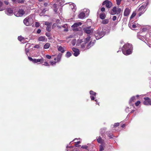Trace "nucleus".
Wrapping results in <instances>:
<instances>
[{"label": "nucleus", "instance_id": "f257e3e1", "mask_svg": "<svg viewBox=\"0 0 151 151\" xmlns=\"http://www.w3.org/2000/svg\"><path fill=\"white\" fill-rule=\"evenodd\" d=\"M91 37L88 36L85 39H79L77 40L76 45L83 50H85L86 48L88 49L93 45V42H90L87 47H86V44L90 40Z\"/></svg>", "mask_w": 151, "mask_h": 151}, {"label": "nucleus", "instance_id": "f03ea898", "mask_svg": "<svg viewBox=\"0 0 151 151\" xmlns=\"http://www.w3.org/2000/svg\"><path fill=\"white\" fill-rule=\"evenodd\" d=\"M132 50V45L129 43L125 45L122 48V52L125 55H128L131 54Z\"/></svg>", "mask_w": 151, "mask_h": 151}, {"label": "nucleus", "instance_id": "7ed1b4c3", "mask_svg": "<svg viewBox=\"0 0 151 151\" xmlns=\"http://www.w3.org/2000/svg\"><path fill=\"white\" fill-rule=\"evenodd\" d=\"M33 15H30L25 18L23 21L24 24L27 26L31 25L33 23Z\"/></svg>", "mask_w": 151, "mask_h": 151}, {"label": "nucleus", "instance_id": "20e7f679", "mask_svg": "<svg viewBox=\"0 0 151 151\" xmlns=\"http://www.w3.org/2000/svg\"><path fill=\"white\" fill-rule=\"evenodd\" d=\"M149 1V0L147 1V2L143 5H142L139 8L138 11H139V16H140L142 14H143L146 11V9H145L146 6L148 4Z\"/></svg>", "mask_w": 151, "mask_h": 151}, {"label": "nucleus", "instance_id": "39448f33", "mask_svg": "<svg viewBox=\"0 0 151 151\" xmlns=\"http://www.w3.org/2000/svg\"><path fill=\"white\" fill-rule=\"evenodd\" d=\"M25 13V11L22 9H16L14 12V14L17 17L22 16Z\"/></svg>", "mask_w": 151, "mask_h": 151}, {"label": "nucleus", "instance_id": "423d86ee", "mask_svg": "<svg viewBox=\"0 0 151 151\" xmlns=\"http://www.w3.org/2000/svg\"><path fill=\"white\" fill-rule=\"evenodd\" d=\"M83 11L86 12V14L83 12L80 13L78 15V17L80 19L84 18L85 16V14L87 16H88L89 13V10L87 9H84Z\"/></svg>", "mask_w": 151, "mask_h": 151}, {"label": "nucleus", "instance_id": "0eeeda50", "mask_svg": "<svg viewBox=\"0 0 151 151\" xmlns=\"http://www.w3.org/2000/svg\"><path fill=\"white\" fill-rule=\"evenodd\" d=\"M82 24L81 22H78L75 23L72 26V27L74 30H78V27Z\"/></svg>", "mask_w": 151, "mask_h": 151}, {"label": "nucleus", "instance_id": "6e6552de", "mask_svg": "<svg viewBox=\"0 0 151 151\" xmlns=\"http://www.w3.org/2000/svg\"><path fill=\"white\" fill-rule=\"evenodd\" d=\"M105 4L106 5V7L108 8H110L112 6V4L111 2L108 0L104 1L103 3V5H104Z\"/></svg>", "mask_w": 151, "mask_h": 151}, {"label": "nucleus", "instance_id": "1a4fd4ad", "mask_svg": "<svg viewBox=\"0 0 151 151\" xmlns=\"http://www.w3.org/2000/svg\"><path fill=\"white\" fill-rule=\"evenodd\" d=\"M5 13L8 15H12L13 14V10L10 8L7 9L5 11Z\"/></svg>", "mask_w": 151, "mask_h": 151}, {"label": "nucleus", "instance_id": "9d476101", "mask_svg": "<svg viewBox=\"0 0 151 151\" xmlns=\"http://www.w3.org/2000/svg\"><path fill=\"white\" fill-rule=\"evenodd\" d=\"M84 31L87 34H89L93 32V30L90 27H88L85 28L84 29Z\"/></svg>", "mask_w": 151, "mask_h": 151}, {"label": "nucleus", "instance_id": "9b49d317", "mask_svg": "<svg viewBox=\"0 0 151 151\" xmlns=\"http://www.w3.org/2000/svg\"><path fill=\"white\" fill-rule=\"evenodd\" d=\"M72 50L74 52V55L75 56H77L80 54L79 50L78 49L73 48Z\"/></svg>", "mask_w": 151, "mask_h": 151}, {"label": "nucleus", "instance_id": "f8f14e48", "mask_svg": "<svg viewBox=\"0 0 151 151\" xmlns=\"http://www.w3.org/2000/svg\"><path fill=\"white\" fill-rule=\"evenodd\" d=\"M131 11L130 9L127 8L124 12V15L125 16H127L129 14Z\"/></svg>", "mask_w": 151, "mask_h": 151}, {"label": "nucleus", "instance_id": "ddd939ff", "mask_svg": "<svg viewBox=\"0 0 151 151\" xmlns=\"http://www.w3.org/2000/svg\"><path fill=\"white\" fill-rule=\"evenodd\" d=\"M90 94L91 95L90 97L91 100H94L95 99V96H96V93L92 91H91L90 92Z\"/></svg>", "mask_w": 151, "mask_h": 151}, {"label": "nucleus", "instance_id": "4468645a", "mask_svg": "<svg viewBox=\"0 0 151 151\" xmlns=\"http://www.w3.org/2000/svg\"><path fill=\"white\" fill-rule=\"evenodd\" d=\"M45 25L47 26L46 28L47 30L48 31H50L51 30L50 28L52 25V23L46 22L45 23Z\"/></svg>", "mask_w": 151, "mask_h": 151}, {"label": "nucleus", "instance_id": "2eb2a0df", "mask_svg": "<svg viewBox=\"0 0 151 151\" xmlns=\"http://www.w3.org/2000/svg\"><path fill=\"white\" fill-rule=\"evenodd\" d=\"M57 48L58 50L60 51L62 53H63L64 52L65 50L64 48L61 46L58 45L57 46Z\"/></svg>", "mask_w": 151, "mask_h": 151}, {"label": "nucleus", "instance_id": "dca6fc26", "mask_svg": "<svg viewBox=\"0 0 151 151\" xmlns=\"http://www.w3.org/2000/svg\"><path fill=\"white\" fill-rule=\"evenodd\" d=\"M45 36H40L38 38V40L40 41L44 42L47 40V39L45 38Z\"/></svg>", "mask_w": 151, "mask_h": 151}, {"label": "nucleus", "instance_id": "f3484780", "mask_svg": "<svg viewBox=\"0 0 151 151\" xmlns=\"http://www.w3.org/2000/svg\"><path fill=\"white\" fill-rule=\"evenodd\" d=\"M117 8L116 7L114 6L111 11V15H114L116 13Z\"/></svg>", "mask_w": 151, "mask_h": 151}, {"label": "nucleus", "instance_id": "a211bd4d", "mask_svg": "<svg viewBox=\"0 0 151 151\" xmlns=\"http://www.w3.org/2000/svg\"><path fill=\"white\" fill-rule=\"evenodd\" d=\"M144 99L145 101L143 102L144 104L146 105H149V103L148 101L149 98L148 97H145L144 98Z\"/></svg>", "mask_w": 151, "mask_h": 151}, {"label": "nucleus", "instance_id": "6ab92c4d", "mask_svg": "<svg viewBox=\"0 0 151 151\" xmlns=\"http://www.w3.org/2000/svg\"><path fill=\"white\" fill-rule=\"evenodd\" d=\"M70 7L71 8L73 11H76V7L75 4L73 3H71V4H70Z\"/></svg>", "mask_w": 151, "mask_h": 151}, {"label": "nucleus", "instance_id": "aec40b11", "mask_svg": "<svg viewBox=\"0 0 151 151\" xmlns=\"http://www.w3.org/2000/svg\"><path fill=\"white\" fill-rule=\"evenodd\" d=\"M99 16L100 18L101 19H104L106 17L105 14L103 13H100Z\"/></svg>", "mask_w": 151, "mask_h": 151}, {"label": "nucleus", "instance_id": "412c9836", "mask_svg": "<svg viewBox=\"0 0 151 151\" xmlns=\"http://www.w3.org/2000/svg\"><path fill=\"white\" fill-rule=\"evenodd\" d=\"M62 54L61 53H59L57 56V62L60 61L61 58Z\"/></svg>", "mask_w": 151, "mask_h": 151}, {"label": "nucleus", "instance_id": "4be33fe9", "mask_svg": "<svg viewBox=\"0 0 151 151\" xmlns=\"http://www.w3.org/2000/svg\"><path fill=\"white\" fill-rule=\"evenodd\" d=\"M53 7L54 8V10L55 12H56L58 11V6L56 4H54L53 5Z\"/></svg>", "mask_w": 151, "mask_h": 151}, {"label": "nucleus", "instance_id": "5701e85b", "mask_svg": "<svg viewBox=\"0 0 151 151\" xmlns=\"http://www.w3.org/2000/svg\"><path fill=\"white\" fill-rule=\"evenodd\" d=\"M5 9V7L3 6V3L0 1V11H2Z\"/></svg>", "mask_w": 151, "mask_h": 151}, {"label": "nucleus", "instance_id": "b1692460", "mask_svg": "<svg viewBox=\"0 0 151 151\" xmlns=\"http://www.w3.org/2000/svg\"><path fill=\"white\" fill-rule=\"evenodd\" d=\"M50 44L49 43H46L44 46V48L45 49H47L50 47Z\"/></svg>", "mask_w": 151, "mask_h": 151}, {"label": "nucleus", "instance_id": "393cba45", "mask_svg": "<svg viewBox=\"0 0 151 151\" xmlns=\"http://www.w3.org/2000/svg\"><path fill=\"white\" fill-rule=\"evenodd\" d=\"M99 35V38H98V39L99 38H101L105 34V33L104 32H102L101 33L99 32L98 33Z\"/></svg>", "mask_w": 151, "mask_h": 151}, {"label": "nucleus", "instance_id": "a878e982", "mask_svg": "<svg viewBox=\"0 0 151 151\" xmlns=\"http://www.w3.org/2000/svg\"><path fill=\"white\" fill-rule=\"evenodd\" d=\"M57 2L59 3L60 5H61L64 3V1L63 0H57Z\"/></svg>", "mask_w": 151, "mask_h": 151}, {"label": "nucleus", "instance_id": "bb28decb", "mask_svg": "<svg viewBox=\"0 0 151 151\" xmlns=\"http://www.w3.org/2000/svg\"><path fill=\"white\" fill-rule=\"evenodd\" d=\"M109 22V19H105L104 20H103L102 21V23L103 24H107Z\"/></svg>", "mask_w": 151, "mask_h": 151}, {"label": "nucleus", "instance_id": "cd10ccee", "mask_svg": "<svg viewBox=\"0 0 151 151\" xmlns=\"http://www.w3.org/2000/svg\"><path fill=\"white\" fill-rule=\"evenodd\" d=\"M44 60L43 58H42L40 59H37V63H42L43 62Z\"/></svg>", "mask_w": 151, "mask_h": 151}, {"label": "nucleus", "instance_id": "c85d7f7f", "mask_svg": "<svg viewBox=\"0 0 151 151\" xmlns=\"http://www.w3.org/2000/svg\"><path fill=\"white\" fill-rule=\"evenodd\" d=\"M138 25V24H136L135 23H132L131 25L130 24V25L132 26V28L134 29L136 28V27Z\"/></svg>", "mask_w": 151, "mask_h": 151}, {"label": "nucleus", "instance_id": "c756f323", "mask_svg": "<svg viewBox=\"0 0 151 151\" xmlns=\"http://www.w3.org/2000/svg\"><path fill=\"white\" fill-rule=\"evenodd\" d=\"M71 53L69 52H68L66 55H65V56L67 57V58H69V57H70L71 56Z\"/></svg>", "mask_w": 151, "mask_h": 151}, {"label": "nucleus", "instance_id": "7c9ffc66", "mask_svg": "<svg viewBox=\"0 0 151 151\" xmlns=\"http://www.w3.org/2000/svg\"><path fill=\"white\" fill-rule=\"evenodd\" d=\"M138 38L140 40H142L143 39L144 37H142V35H140V33H138L137 35Z\"/></svg>", "mask_w": 151, "mask_h": 151}, {"label": "nucleus", "instance_id": "2f4dec72", "mask_svg": "<svg viewBox=\"0 0 151 151\" xmlns=\"http://www.w3.org/2000/svg\"><path fill=\"white\" fill-rule=\"evenodd\" d=\"M136 15V13L135 12H134L131 16L130 17V19H132Z\"/></svg>", "mask_w": 151, "mask_h": 151}, {"label": "nucleus", "instance_id": "473e14b6", "mask_svg": "<svg viewBox=\"0 0 151 151\" xmlns=\"http://www.w3.org/2000/svg\"><path fill=\"white\" fill-rule=\"evenodd\" d=\"M18 40H19L22 42L24 40V38L22 36H19L18 38Z\"/></svg>", "mask_w": 151, "mask_h": 151}, {"label": "nucleus", "instance_id": "72a5a7b5", "mask_svg": "<svg viewBox=\"0 0 151 151\" xmlns=\"http://www.w3.org/2000/svg\"><path fill=\"white\" fill-rule=\"evenodd\" d=\"M67 148H69V149H68L67 150L68 151H74L72 150L73 148V147H68V146L67 147Z\"/></svg>", "mask_w": 151, "mask_h": 151}, {"label": "nucleus", "instance_id": "f704fd0d", "mask_svg": "<svg viewBox=\"0 0 151 151\" xmlns=\"http://www.w3.org/2000/svg\"><path fill=\"white\" fill-rule=\"evenodd\" d=\"M97 142H99V143H102V139L101 138H99L98 139H97Z\"/></svg>", "mask_w": 151, "mask_h": 151}, {"label": "nucleus", "instance_id": "c9c22d12", "mask_svg": "<svg viewBox=\"0 0 151 151\" xmlns=\"http://www.w3.org/2000/svg\"><path fill=\"white\" fill-rule=\"evenodd\" d=\"M57 62L56 61H50V63L51 64V65H55L56 63Z\"/></svg>", "mask_w": 151, "mask_h": 151}, {"label": "nucleus", "instance_id": "e433bc0d", "mask_svg": "<svg viewBox=\"0 0 151 151\" xmlns=\"http://www.w3.org/2000/svg\"><path fill=\"white\" fill-rule=\"evenodd\" d=\"M135 99V97L134 96L132 97L130 100V102H131L132 101H134Z\"/></svg>", "mask_w": 151, "mask_h": 151}, {"label": "nucleus", "instance_id": "4c0bfd02", "mask_svg": "<svg viewBox=\"0 0 151 151\" xmlns=\"http://www.w3.org/2000/svg\"><path fill=\"white\" fill-rule=\"evenodd\" d=\"M76 42V39H74L72 40V44L74 46L75 45Z\"/></svg>", "mask_w": 151, "mask_h": 151}, {"label": "nucleus", "instance_id": "58836bf2", "mask_svg": "<svg viewBox=\"0 0 151 151\" xmlns=\"http://www.w3.org/2000/svg\"><path fill=\"white\" fill-rule=\"evenodd\" d=\"M121 11V10L120 8H118L116 10V14H118L120 13Z\"/></svg>", "mask_w": 151, "mask_h": 151}, {"label": "nucleus", "instance_id": "ea45409f", "mask_svg": "<svg viewBox=\"0 0 151 151\" xmlns=\"http://www.w3.org/2000/svg\"><path fill=\"white\" fill-rule=\"evenodd\" d=\"M17 1L19 3H22L24 2L23 0H17Z\"/></svg>", "mask_w": 151, "mask_h": 151}, {"label": "nucleus", "instance_id": "a19ab883", "mask_svg": "<svg viewBox=\"0 0 151 151\" xmlns=\"http://www.w3.org/2000/svg\"><path fill=\"white\" fill-rule=\"evenodd\" d=\"M140 103V101H137L135 104V105L136 106H138Z\"/></svg>", "mask_w": 151, "mask_h": 151}, {"label": "nucleus", "instance_id": "79ce46f5", "mask_svg": "<svg viewBox=\"0 0 151 151\" xmlns=\"http://www.w3.org/2000/svg\"><path fill=\"white\" fill-rule=\"evenodd\" d=\"M119 123H116L114 125H113V126H114V127H117L119 126Z\"/></svg>", "mask_w": 151, "mask_h": 151}, {"label": "nucleus", "instance_id": "37998d69", "mask_svg": "<svg viewBox=\"0 0 151 151\" xmlns=\"http://www.w3.org/2000/svg\"><path fill=\"white\" fill-rule=\"evenodd\" d=\"M104 150V149L102 145L100 146V151H103Z\"/></svg>", "mask_w": 151, "mask_h": 151}, {"label": "nucleus", "instance_id": "c03bdc74", "mask_svg": "<svg viewBox=\"0 0 151 151\" xmlns=\"http://www.w3.org/2000/svg\"><path fill=\"white\" fill-rule=\"evenodd\" d=\"M117 4L119 5L120 4L121 0H116Z\"/></svg>", "mask_w": 151, "mask_h": 151}, {"label": "nucleus", "instance_id": "a18cd8bd", "mask_svg": "<svg viewBox=\"0 0 151 151\" xmlns=\"http://www.w3.org/2000/svg\"><path fill=\"white\" fill-rule=\"evenodd\" d=\"M40 23L38 22H36L35 23V25L37 27H38L40 26Z\"/></svg>", "mask_w": 151, "mask_h": 151}, {"label": "nucleus", "instance_id": "49530a36", "mask_svg": "<svg viewBox=\"0 0 151 151\" xmlns=\"http://www.w3.org/2000/svg\"><path fill=\"white\" fill-rule=\"evenodd\" d=\"M4 3L6 5H8L9 3V2L8 1H4Z\"/></svg>", "mask_w": 151, "mask_h": 151}, {"label": "nucleus", "instance_id": "de8ad7c7", "mask_svg": "<svg viewBox=\"0 0 151 151\" xmlns=\"http://www.w3.org/2000/svg\"><path fill=\"white\" fill-rule=\"evenodd\" d=\"M116 17L115 16H114L112 18V19L113 21H115L116 19Z\"/></svg>", "mask_w": 151, "mask_h": 151}, {"label": "nucleus", "instance_id": "09e8293b", "mask_svg": "<svg viewBox=\"0 0 151 151\" xmlns=\"http://www.w3.org/2000/svg\"><path fill=\"white\" fill-rule=\"evenodd\" d=\"M46 57L48 59H50L51 58V56L49 55H46Z\"/></svg>", "mask_w": 151, "mask_h": 151}, {"label": "nucleus", "instance_id": "8fccbe9b", "mask_svg": "<svg viewBox=\"0 0 151 151\" xmlns=\"http://www.w3.org/2000/svg\"><path fill=\"white\" fill-rule=\"evenodd\" d=\"M37 59H33L32 62L33 63H37Z\"/></svg>", "mask_w": 151, "mask_h": 151}, {"label": "nucleus", "instance_id": "3c124183", "mask_svg": "<svg viewBox=\"0 0 151 151\" xmlns=\"http://www.w3.org/2000/svg\"><path fill=\"white\" fill-rule=\"evenodd\" d=\"M105 10V9L104 7H102L101 9V11L102 12H104Z\"/></svg>", "mask_w": 151, "mask_h": 151}, {"label": "nucleus", "instance_id": "603ef678", "mask_svg": "<svg viewBox=\"0 0 151 151\" xmlns=\"http://www.w3.org/2000/svg\"><path fill=\"white\" fill-rule=\"evenodd\" d=\"M75 146L76 147H79L81 146L80 145H78V144L77 143L75 144Z\"/></svg>", "mask_w": 151, "mask_h": 151}, {"label": "nucleus", "instance_id": "864d4df0", "mask_svg": "<svg viewBox=\"0 0 151 151\" xmlns=\"http://www.w3.org/2000/svg\"><path fill=\"white\" fill-rule=\"evenodd\" d=\"M43 65H44L45 66H48L49 65L48 63L46 62H45L44 63V64H43Z\"/></svg>", "mask_w": 151, "mask_h": 151}, {"label": "nucleus", "instance_id": "5fc2aeb1", "mask_svg": "<svg viewBox=\"0 0 151 151\" xmlns=\"http://www.w3.org/2000/svg\"><path fill=\"white\" fill-rule=\"evenodd\" d=\"M41 30L40 29H38L37 31V33L38 34H39L40 33Z\"/></svg>", "mask_w": 151, "mask_h": 151}, {"label": "nucleus", "instance_id": "6e6d98bb", "mask_svg": "<svg viewBox=\"0 0 151 151\" xmlns=\"http://www.w3.org/2000/svg\"><path fill=\"white\" fill-rule=\"evenodd\" d=\"M82 148H83L85 149H87L88 147L87 146H82L81 147Z\"/></svg>", "mask_w": 151, "mask_h": 151}, {"label": "nucleus", "instance_id": "4d7b16f0", "mask_svg": "<svg viewBox=\"0 0 151 151\" xmlns=\"http://www.w3.org/2000/svg\"><path fill=\"white\" fill-rule=\"evenodd\" d=\"M148 101L149 103V105H151V99H150L149 98Z\"/></svg>", "mask_w": 151, "mask_h": 151}, {"label": "nucleus", "instance_id": "13d9d810", "mask_svg": "<svg viewBox=\"0 0 151 151\" xmlns=\"http://www.w3.org/2000/svg\"><path fill=\"white\" fill-rule=\"evenodd\" d=\"M34 47L35 48H38L39 47V46L38 45H35V46Z\"/></svg>", "mask_w": 151, "mask_h": 151}, {"label": "nucleus", "instance_id": "bf43d9fd", "mask_svg": "<svg viewBox=\"0 0 151 151\" xmlns=\"http://www.w3.org/2000/svg\"><path fill=\"white\" fill-rule=\"evenodd\" d=\"M28 59L29 60L31 61H33V59H32V58L29 57H28Z\"/></svg>", "mask_w": 151, "mask_h": 151}, {"label": "nucleus", "instance_id": "052dcab7", "mask_svg": "<svg viewBox=\"0 0 151 151\" xmlns=\"http://www.w3.org/2000/svg\"><path fill=\"white\" fill-rule=\"evenodd\" d=\"M62 27L64 28H66L67 27V25L66 24L64 25Z\"/></svg>", "mask_w": 151, "mask_h": 151}, {"label": "nucleus", "instance_id": "680f3d73", "mask_svg": "<svg viewBox=\"0 0 151 151\" xmlns=\"http://www.w3.org/2000/svg\"><path fill=\"white\" fill-rule=\"evenodd\" d=\"M25 51H26V53H28L29 52V49L26 48Z\"/></svg>", "mask_w": 151, "mask_h": 151}, {"label": "nucleus", "instance_id": "e2e57ef3", "mask_svg": "<svg viewBox=\"0 0 151 151\" xmlns=\"http://www.w3.org/2000/svg\"><path fill=\"white\" fill-rule=\"evenodd\" d=\"M46 10L45 9H44L42 11V12L43 13H45L46 11Z\"/></svg>", "mask_w": 151, "mask_h": 151}, {"label": "nucleus", "instance_id": "0e129e2a", "mask_svg": "<svg viewBox=\"0 0 151 151\" xmlns=\"http://www.w3.org/2000/svg\"><path fill=\"white\" fill-rule=\"evenodd\" d=\"M46 35L47 36V37H49L50 36V35L49 34H48V33H46Z\"/></svg>", "mask_w": 151, "mask_h": 151}, {"label": "nucleus", "instance_id": "69168bd1", "mask_svg": "<svg viewBox=\"0 0 151 151\" xmlns=\"http://www.w3.org/2000/svg\"><path fill=\"white\" fill-rule=\"evenodd\" d=\"M125 126V125L124 124H123L122 126V128H124Z\"/></svg>", "mask_w": 151, "mask_h": 151}, {"label": "nucleus", "instance_id": "338daca9", "mask_svg": "<svg viewBox=\"0 0 151 151\" xmlns=\"http://www.w3.org/2000/svg\"><path fill=\"white\" fill-rule=\"evenodd\" d=\"M81 143V142L80 141L77 142H76V143L77 144H79Z\"/></svg>", "mask_w": 151, "mask_h": 151}, {"label": "nucleus", "instance_id": "774afa93", "mask_svg": "<svg viewBox=\"0 0 151 151\" xmlns=\"http://www.w3.org/2000/svg\"><path fill=\"white\" fill-rule=\"evenodd\" d=\"M12 0L13 2H15L16 1H17V0Z\"/></svg>", "mask_w": 151, "mask_h": 151}]
</instances>
